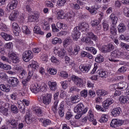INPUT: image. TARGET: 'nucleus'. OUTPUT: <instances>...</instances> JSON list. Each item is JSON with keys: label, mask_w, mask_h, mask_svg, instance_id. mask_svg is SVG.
I'll return each mask as SVG.
<instances>
[{"label": "nucleus", "mask_w": 129, "mask_h": 129, "mask_svg": "<svg viewBox=\"0 0 129 129\" xmlns=\"http://www.w3.org/2000/svg\"><path fill=\"white\" fill-rule=\"evenodd\" d=\"M89 28V25H88V24L85 22L80 23L78 26L74 28L73 31L72 36L74 40L77 41L80 38V36H81V33L79 32L80 30H81L82 32H87Z\"/></svg>", "instance_id": "nucleus-1"}, {"label": "nucleus", "mask_w": 129, "mask_h": 129, "mask_svg": "<svg viewBox=\"0 0 129 129\" xmlns=\"http://www.w3.org/2000/svg\"><path fill=\"white\" fill-rule=\"evenodd\" d=\"M127 53L126 52H121L118 49H116L110 53V57L108 58L109 61L113 62V63H117L119 62V60L116 59L118 58H126Z\"/></svg>", "instance_id": "nucleus-2"}, {"label": "nucleus", "mask_w": 129, "mask_h": 129, "mask_svg": "<svg viewBox=\"0 0 129 129\" xmlns=\"http://www.w3.org/2000/svg\"><path fill=\"white\" fill-rule=\"evenodd\" d=\"M56 17L58 20L67 19V21H69V22H73L74 21V16L73 15L70 13L65 14V13L62 10H60L57 13Z\"/></svg>", "instance_id": "nucleus-3"}, {"label": "nucleus", "mask_w": 129, "mask_h": 129, "mask_svg": "<svg viewBox=\"0 0 129 129\" xmlns=\"http://www.w3.org/2000/svg\"><path fill=\"white\" fill-rule=\"evenodd\" d=\"M72 80L77 85L79 88H83L86 84V81L83 80L82 78L75 75L72 76Z\"/></svg>", "instance_id": "nucleus-4"}, {"label": "nucleus", "mask_w": 129, "mask_h": 129, "mask_svg": "<svg viewBox=\"0 0 129 129\" xmlns=\"http://www.w3.org/2000/svg\"><path fill=\"white\" fill-rule=\"evenodd\" d=\"M38 100L40 102H43L45 105H49V103H51V100H52L51 94H46L45 95H41L38 96Z\"/></svg>", "instance_id": "nucleus-5"}, {"label": "nucleus", "mask_w": 129, "mask_h": 129, "mask_svg": "<svg viewBox=\"0 0 129 129\" xmlns=\"http://www.w3.org/2000/svg\"><path fill=\"white\" fill-rule=\"evenodd\" d=\"M17 103L18 104V107L20 109V111L22 112V113H25L26 111V106H29V105L30 104V101L29 100L27 99H23L22 101L18 100L17 101ZM25 105L26 106H25Z\"/></svg>", "instance_id": "nucleus-6"}, {"label": "nucleus", "mask_w": 129, "mask_h": 129, "mask_svg": "<svg viewBox=\"0 0 129 129\" xmlns=\"http://www.w3.org/2000/svg\"><path fill=\"white\" fill-rule=\"evenodd\" d=\"M74 112L76 113H80V114H84L87 112V109H84V106L83 104H78L74 108Z\"/></svg>", "instance_id": "nucleus-7"}, {"label": "nucleus", "mask_w": 129, "mask_h": 129, "mask_svg": "<svg viewBox=\"0 0 129 129\" xmlns=\"http://www.w3.org/2000/svg\"><path fill=\"white\" fill-rule=\"evenodd\" d=\"M14 69L16 71H17L18 73L19 74V78L20 79H24L26 78L27 77V72L24 69L18 66H16L14 67Z\"/></svg>", "instance_id": "nucleus-8"}, {"label": "nucleus", "mask_w": 129, "mask_h": 129, "mask_svg": "<svg viewBox=\"0 0 129 129\" xmlns=\"http://www.w3.org/2000/svg\"><path fill=\"white\" fill-rule=\"evenodd\" d=\"M54 53H55L58 57L63 58L66 55V51L63 48L60 47H56L54 48Z\"/></svg>", "instance_id": "nucleus-9"}, {"label": "nucleus", "mask_w": 129, "mask_h": 129, "mask_svg": "<svg viewBox=\"0 0 129 129\" xmlns=\"http://www.w3.org/2000/svg\"><path fill=\"white\" fill-rule=\"evenodd\" d=\"M23 59L25 62H29L34 57V54L31 50H27L23 53Z\"/></svg>", "instance_id": "nucleus-10"}, {"label": "nucleus", "mask_w": 129, "mask_h": 129, "mask_svg": "<svg viewBox=\"0 0 129 129\" xmlns=\"http://www.w3.org/2000/svg\"><path fill=\"white\" fill-rule=\"evenodd\" d=\"M8 83L10 84L11 86L13 87H17L18 85H19V83H20V81L19 79L16 77H9L8 80Z\"/></svg>", "instance_id": "nucleus-11"}, {"label": "nucleus", "mask_w": 129, "mask_h": 129, "mask_svg": "<svg viewBox=\"0 0 129 129\" xmlns=\"http://www.w3.org/2000/svg\"><path fill=\"white\" fill-rule=\"evenodd\" d=\"M123 121L122 119H113L110 124L111 127H113L115 128V127L117 126H120L122 125Z\"/></svg>", "instance_id": "nucleus-12"}, {"label": "nucleus", "mask_w": 129, "mask_h": 129, "mask_svg": "<svg viewBox=\"0 0 129 129\" xmlns=\"http://www.w3.org/2000/svg\"><path fill=\"white\" fill-rule=\"evenodd\" d=\"M11 28L13 31H14L15 36H19V33L21 32V28L18 25V23L14 22L12 25H11Z\"/></svg>", "instance_id": "nucleus-13"}, {"label": "nucleus", "mask_w": 129, "mask_h": 129, "mask_svg": "<svg viewBox=\"0 0 129 129\" xmlns=\"http://www.w3.org/2000/svg\"><path fill=\"white\" fill-rule=\"evenodd\" d=\"M121 113V108L120 107H116L111 110V115L113 117H117L119 116V114Z\"/></svg>", "instance_id": "nucleus-14"}, {"label": "nucleus", "mask_w": 129, "mask_h": 129, "mask_svg": "<svg viewBox=\"0 0 129 129\" xmlns=\"http://www.w3.org/2000/svg\"><path fill=\"white\" fill-rule=\"evenodd\" d=\"M8 56L10 59L12 60L13 63H15L17 64L20 62V60L19 59V57L17 56V55L15 54V53L11 52H9L8 54Z\"/></svg>", "instance_id": "nucleus-15"}, {"label": "nucleus", "mask_w": 129, "mask_h": 129, "mask_svg": "<svg viewBox=\"0 0 129 129\" xmlns=\"http://www.w3.org/2000/svg\"><path fill=\"white\" fill-rule=\"evenodd\" d=\"M114 49V46L112 44L109 43L107 45L103 46L102 50L104 53H107L111 52Z\"/></svg>", "instance_id": "nucleus-16"}, {"label": "nucleus", "mask_w": 129, "mask_h": 129, "mask_svg": "<svg viewBox=\"0 0 129 129\" xmlns=\"http://www.w3.org/2000/svg\"><path fill=\"white\" fill-rule=\"evenodd\" d=\"M40 84H32L30 86V89L34 94H36L38 92H40Z\"/></svg>", "instance_id": "nucleus-17"}, {"label": "nucleus", "mask_w": 129, "mask_h": 129, "mask_svg": "<svg viewBox=\"0 0 129 129\" xmlns=\"http://www.w3.org/2000/svg\"><path fill=\"white\" fill-rule=\"evenodd\" d=\"M118 89L119 90H121V91H124L126 90L128 87V84L125 82H121L117 84Z\"/></svg>", "instance_id": "nucleus-18"}, {"label": "nucleus", "mask_w": 129, "mask_h": 129, "mask_svg": "<svg viewBox=\"0 0 129 129\" xmlns=\"http://www.w3.org/2000/svg\"><path fill=\"white\" fill-rule=\"evenodd\" d=\"M47 84L49 86V89L51 90V91H56V90H57V88L58 87L57 82L49 81L47 82Z\"/></svg>", "instance_id": "nucleus-19"}, {"label": "nucleus", "mask_w": 129, "mask_h": 129, "mask_svg": "<svg viewBox=\"0 0 129 129\" xmlns=\"http://www.w3.org/2000/svg\"><path fill=\"white\" fill-rule=\"evenodd\" d=\"M114 101L112 99L107 98L103 103V106L105 109H107L110 105H111Z\"/></svg>", "instance_id": "nucleus-20"}, {"label": "nucleus", "mask_w": 129, "mask_h": 129, "mask_svg": "<svg viewBox=\"0 0 129 129\" xmlns=\"http://www.w3.org/2000/svg\"><path fill=\"white\" fill-rule=\"evenodd\" d=\"M91 66L89 64H81L79 66V69L83 73H87L90 70Z\"/></svg>", "instance_id": "nucleus-21"}, {"label": "nucleus", "mask_w": 129, "mask_h": 129, "mask_svg": "<svg viewBox=\"0 0 129 129\" xmlns=\"http://www.w3.org/2000/svg\"><path fill=\"white\" fill-rule=\"evenodd\" d=\"M18 7V1L14 0L10 2L7 6V10H15Z\"/></svg>", "instance_id": "nucleus-22"}, {"label": "nucleus", "mask_w": 129, "mask_h": 129, "mask_svg": "<svg viewBox=\"0 0 129 129\" xmlns=\"http://www.w3.org/2000/svg\"><path fill=\"white\" fill-rule=\"evenodd\" d=\"M18 16L19 11H14L9 15V19L12 22H14V21H16V20H17V18H18Z\"/></svg>", "instance_id": "nucleus-23"}, {"label": "nucleus", "mask_w": 129, "mask_h": 129, "mask_svg": "<svg viewBox=\"0 0 129 129\" xmlns=\"http://www.w3.org/2000/svg\"><path fill=\"white\" fill-rule=\"evenodd\" d=\"M119 101L121 104H128L129 97L126 96L121 95L119 97Z\"/></svg>", "instance_id": "nucleus-24"}, {"label": "nucleus", "mask_w": 129, "mask_h": 129, "mask_svg": "<svg viewBox=\"0 0 129 129\" xmlns=\"http://www.w3.org/2000/svg\"><path fill=\"white\" fill-rule=\"evenodd\" d=\"M97 73L98 74L99 77H101V78H106L108 76L107 72L102 69L98 70L97 71Z\"/></svg>", "instance_id": "nucleus-25"}, {"label": "nucleus", "mask_w": 129, "mask_h": 129, "mask_svg": "<svg viewBox=\"0 0 129 129\" xmlns=\"http://www.w3.org/2000/svg\"><path fill=\"white\" fill-rule=\"evenodd\" d=\"M28 69H31L32 70H36L39 68V64L35 60H32L31 62L28 66Z\"/></svg>", "instance_id": "nucleus-26"}, {"label": "nucleus", "mask_w": 129, "mask_h": 129, "mask_svg": "<svg viewBox=\"0 0 129 129\" xmlns=\"http://www.w3.org/2000/svg\"><path fill=\"white\" fill-rule=\"evenodd\" d=\"M99 21L97 20H93L91 22V25L93 28H95L97 30H100L101 26L99 25Z\"/></svg>", "instance_id": "nucleus-27"}, {"label": "nucleus", "mask_w": 129, "mask_h": 129, "mask_svg": "<svg viewBox=\"0 0 129 129\" xmlns=\"http://www.w3.org/2000/svg\"><path fill=\"white\" fill-rule=\"evenodd\" d=\"M96 93L98 96H105V95H107L108 94V92L105 90L99 89L96 91Z\"/></svg>", "instance_id": "nucleus-28"}, {"label": "nucleus", "mask_w": 129, "mask_h": 129, "mask_svg": "<svg viewBox=\"0 0 129 129\" xmlns=\"http://www.w3.org/2000/svg\"><path fill=\"white\" fill-rule=\"evenodd\" d=\"M86 10L89 11V12L91 14V15H96L97 11L96 10H97V7L96 6H92L91 8H90L88 7H86Z\"/></svg>", "instance_id": "nucleus-29"}, {"label": "nucleus", "mask_w": 129, "mask_h": 129, "mask_svg": "<svg viewBox=\"0 0 129 129\" xmlns=\"http://www.w3.org/2000/svg\"><path fill=\"white\" fill-rule=\"evenodd\" d=\"M32 110L34 111L35 113L37 115H41L42 114V109L40 107L34 106L32 107Z\"/></svg>", "instance_id": "nucleus-30"}, {"label": "nucleus", "mask_w": 129, "mask_h": 129, "mask_svg": "<svg viewBox=\"0 0 129 129\" xmlns=\"http://www.w3.org/2000/svg\"><path fill=\"white\" fill-rule=\"evenodd\" d=\"M81 41L89 45H93V41H91V39L89 36H88V37H84L81 39Z\"/></svg>", "instance_id": "nucleus-31"}, {"label": "nucleus", "mask_w": 129, "mask_h": 129, "mask_svg": "<svg viewBox=\"0 0 129 129\" xmlns=\"http://www.w3.org/2000/svg\"><path fill=\"white\" fill-rule=\"evenodd\" d=\"M1 36L3 38V39H5L6 41H11V40L13 39V37L12 36L5 32L1 33Z\"/></svg>", "instance_id": "nucleus-32"}, {"label": "nucleus", "mask_w": 129, "mask_h": 129, "mask_svg": "<svg viewBox=\"0 0 129 129\" xmlns=\"http://www.w3.org/2000/svg\"><path fill=\"white\" fill-rule=\"evenodd\" d=\"M39 20V15H30L28 17V21L29 22H38Z\"/></svg>", "instance_id": "nucleus-33"}, {"label": "nucleus", "mask_w": 129, "mask_h": 129, "mask_svg": "<svg viewBox=\"0 0 129 129\" xmlns=\"http://www.w3.org/2000/svg\"><path fill=\"white\" fill-rule=\"evenodd\" d=\"M40 122H42L43 126H47V125H49V124H51V120L48 119H43L40 118L39 119Z\"/></svg>", "instance_id": "nucleus-34"}, {"label": "nucleus", "mask_w": 129, "mask_h": 129, "mask_svg": "<svg viewBox=\"0 0 129 129\" xmlns=\"http://www.w3.org/2000/svg\"><path fill=\"white\" fill-rule=\"evenodd\" d=\"M86 51H88V52H90V53H91V54H93V55H96V53H97V50L93 47H88L86 46L85 47Z\"/></svg>", "instance_id": "nucleus-35"}, {"label": "nucleus", "mask_w": 129, "mask_h": 129, "mask_svg": "<svg viewBox=\"0 0 129 129\" xmlns=\"http://www.w3.org/2000/svg\"><path fill=\"white\" fill-rule=\"evenodd\" d=\"M118 31L119 33H123L126 30V27L123 23H120L117 26Z\"/></svg>", "instance_id": "nucleus-36"}, {"label": "nucleus", "mask_w": 129, "mask_h": 129, "mask_svg": "<svg viewBox=\"0 0 129 129\" xmlns=\"http://www.w3.org/2000/svg\"><path fill=\"white\" fill-rule=\"evenodd\" d=\"M9 109L8 108H5L3 106L2 102H0V112H2L4 115H8Z\"/></svg>", "instance_id": "nucleus-37"}, {"label": "nucleus", "mask_w": 129, "mask_h": 129, "mask_svg": "<svg viewBox=\"0 0 129 129\" xmlns=\"http://www.w3.org/2000/svg\"><path fill=\"white\" fill-rule=\"evenodd\" d=\"M110 18L111 20L113 26H115L117 24V20H118L117 17L115 16V15L112 14L110 16Z\"/></svg>", "instance_id": "nucleus-38"}, {"label": "nucleus", "mask_w": 129, "mask_h": 129, "mask_svg": "<svg viewBox=\"0 0 129 129\" xmlns=\"http://www.w3.org/2000/svg\"><path fill=\"white\" fill-rule=\"evenodd\" d=\"M108 116L106 114H103L101 115L99 121L101 122V123H103L107 122V120H108Z\"/></svg>", "instance_id": "nucleus-39"}, {"label": "nucleus", "mask_w": 129, "mask_h": 129, "mask_svg": "<svg viewBox=\"0 0 129 129\" xmlns=\"http://www.w3.org/2000/svg\"><path fill=\"white\" fill-rule=\"evenodd\" d=\"M47 71L50 75H56L57 74V70L54 68H47Z\"/></svg>", "instance_id": "nucleus-40"}, {"label": "nucleus", "mask_w": 129, "mask_h": 129, "mask_svg": "<svg viewBox=\"0 0 129 129\" xmlns=\"http://www.w3.org/2000/svg\"><path fill=\"white\" fill-rule=\"evenodd\" d=\"M62 44L63 47L66 48L72 44V40H71V39H66L63 41Z\"/></svg>", "instance_id": "nucleus-41"}, {"label": "nucleus", "mask_w": 129, "mask_h": 129, "mask_svg": "<svg viewBox=\"0 0 129 129\" xmlns=\"http://www.w3.org/2000/svg\"><path fill=\"white\" fill-rule=\"evenodd\" d=\"M0 68L4 70H12V66L8 64H5L4 63L0 62Z\"/></svg>", "instance_id": "nucleus-42"}, {"label": "nucleus", "mask_w": 129, "mask_h": 129, "mask_svg": "<svg viewBox=\"0 0 129 129\" xmlns=\"http://www.w3.org/2000/svg\"><path fill=\"white\" fill-rule=\"evenodd\" d=\"M103 29L105 32H107L109 30V25L108 22L105 20H104L102 23Z\"/></svg>", "instance_id": "nucleus-43"}, {"label": "nucleus", "mask_w": 129, "mask_h": 129, "mask_svg": "<svg viewBox=\"0 0 129 129\" xmlns=\"http://www.w3.org/2000/svg\"><path fill=\"white\" fill-rule=\"evenodd\" d=\"M22 29L23 33L25 35H30L31 34V31H30V29L29 28H28V26H23Z\"/></svg>", "instance_id": "nucleus-44"}, {"label": "nucleus", "mask_w": 129, "mask_h": 129, "mask_svg": "<svg viewBox=\"0 0 129 129\" xmlns=\"http://www.w3.org/2000/svg\"><path fill=\"white\" fill-rule=\"evenodd\" d=\"M61 86L63 89V90H65L68 88V86H69V82L68 81H62L60 82Z\"/></svg>", "instance_id": "nucleus-45"}, {"label": "nucleus", "mask_w": 129, "mask_h": 129, "mask_svg": "<svg viewBox=\"0 0 129 129\" xmlns=\"http://www.w3.org/2000/svg\"><path fill=\"white\" fill-rule=\"evenodd\" d=\"M36 34H39L40 35H44V32L41 31V28L39 26L36 25L33 29Z\"/></svg>", "instance_id": "nucleus-46"}, {"label": "nucleus", "mask_w": 129, "mask_h": 129, "mask_svg": "<svg viewBox=\"0 0 129 129\" xmlns=\"http://www.w3.org/2000/svg\"><path fill=\"white\" fill-rule=\"evenodd\" d=\"M52 43L53 45H56V44H62V40L60 38L58 37H55L52 39Z\"/></svg>", "instance_id": "nucleus-47"}, {"label": "nucleus", "mask_w": 129, "mask_h": 129, "mask_svg": "<svg viewBox=\"0 0 129 129\" xmlns=\"http://www.w3.org/2000/svg\"><path fill=\"white\" fill-rule=\"evenodd\" d=\"M56 27L58 29H63V30H66V29H67V25L63 24V23L61 22H57Z\"/></svg>", "instance_id": "nucleus-48"}, {"label": "nucleus", "mask_w": 129, "mask_h": 129, "mask_svg": "<svg viewBox=\"0 0 129 129\" xmlns=\"http://www.w3.org/2000/svg\"><path fill=\"white\" fill-rule=\"evenodd\" d=\"M10 124L13 129H17V127H18V121L15 119H12L10 122Z\"/></svg>", "instance_id": "nucleus-49"}, {"label": "nucleus", "mask_w": 129, "mask_h": 129, "mask_svg": "<svg viewBox=\"0 0 129 129\" xmlns=\"http://www.w3.org/2000/svg\"><path fill=\"white\" fill-rule=\"evenodd\" d=\"M95 61L97 63H101L104 61V58L103 57V56L100 54H98L97 57L95 58Z\"/></svg>", "instance_id": "nucleus-50"}, {"label": "nucleus", "mask_w": 129, "mask_h": 129, "mask_svg": "<svg viewBox=\"0 0 129 129\" xmlns=\"http://www.w3.org/2000/svg\"><path fill=\"white\" fill-rule=\"evenodd\" d=\"M40 91H42V92L47 91V85L45 83H42L40 85Z\"/></svg>", "instance_id": "nucleus-51"}, {"label": "nucleus", "mask_w": 129, "mask_h": 129, "mask_svg": "<svg viewBox=\"0 0 129 129\" xmlns=\"http://www.w3.org/2000/svg\"><path fill=\"white\" fill-rule=\"evenodd\" d=\"M40 59L43 62H47L48 61V54L45 53H42Z\"/></svg>", "instance_id": "nucleus-52"}, {"label": "nucleus", "mask_w": 129, "mask_h": 129, "mask_svg": "<svg viewBox=\"0 0 129 129\" xmlns=\"http://www.w3.org/2000/svg\"><path fill=\"white\" fill-rule=\"evenodd\" d=\"M50 60L52 63H53V64H55V65H58L60 63L59 59H58V58H56L55 56H52Z\"/></svg>", "instance_id": "nucleus-53"}, {"label": "nucleus", "mask_w": 129, "mask_h": 129, "mask_svg": "<svg viewBox=\"0 0 129 129\" xmlns=\"http://www.w3.org/2000/svg\"><path fill=\"white\" fill-rule=\"evenodd\" d=\"M79 51H80V47L79 45H76L74 48L73 55L76 56V55H78V53H79Z\"/></svg>", "instance_id": "nucleus-54"}, {"label": "nucleus", "mask_w": 129, "mask_h": 129, "mask_svg": "<svg viewBox=\"0 0 129 129\" xmlns=\"http://www.w3.org/2000/svg\"><path fill=\"white\" fill-rule=\"evenodd\" d=\"M0 89L2 90V91H5L6 92H10L11 90L10 88H7L6 87V85L4 84H1L0 85Z\"/></svg>", "instance_id": "nucleus-55"}, {"label": "nucleus", "mask_w": 129, "mask_h": 129, "mask_svg": "<svg viewBox=\"0 0 129 129\" xmlns=\"http://www.w3.org/2000/svg\"><path fill=\"white\" fill-rule=\"evenodd\" d=\"M43 29L45 31H49L50 30V25L47 21H44L43 24Z\"/></svg>", "instance_id": "nucleus-56"}, {"label": "nucleus", "mask_w": 129, "mask_h": 129, "mask_svg": "<svg viewBox=\"0 0 129 129\" xmlns=\"http://www.w3.org/2000/svg\"><path fill=\"white\" fill-rule=\"evenodd\" d=\"M117 30H116V28L114 27V26H112L110 28V33L112 36H116Z\"/></svg>", "instance_id": "nucleus-57"}, {"label": "nucleus", "mask_w": 129, "mask_h": 129, "mask_svg": "<svg viewBox=\"0 0 129 129\" xmlns=\"http://www.w3.org/2000/svg\"><path fill=\"white\" fill-rule=\"evenodd\" d=\"M88 118L89 121H92L93 122V124L94 125H96V124H97V122H96V120L94 119V116L93 114L89 115Z\"/></svg>", "instance_id": "nucleus-58"}, {"label": "nucleus", "mask_w": 129, "mask_h": 129, "mask_svg": "<svg viewBox=\"0 0 129 129\" xmlns=\"http://www.w3.org/2000/svg\"><path fill=\"white\" fill-rule=\"evenodd\" d=\"M88 36V37H89V38L92 39L93 41H95L96 42V41H98V38H97V36L93 34L92 32L89 33Z\"/></svg>", "instance_id": "nucleus-59"}, {"label": "nucleus", "mask_w": 129, "mask_h": 129, "mask_svg": "<svg viewBox=\"0 0 129 129\" xmlns=\"http://www.w3.org/2000/svg\"><path fill=\"white\" fill-rule=\"evenodd\" d=\"M79 96L78 95L73 96L71 97V100L73 102V103H76V102H78L79 101Z\"/></svg>", "instance_id": "nucleus-60"}, {"label": "nucleus", "mask_w": 129, "mask_h": 129, "mask_svg": "<svg viewBox=\"0 0 129 129\" xmlns=\"http://www.w3.org/2000/svg\"><path fill=\"white\" fill-rule=\"evenodd\" d=\"M11 110L13 113H18V112H19V109H18V107L15 105H12L11 106Z\"/></svg>", "instance_id": "nucleus-61"}, {"label": "nucleus", "mask_w": 129, "mask_h": 129, "mask_svg": "<svg viewBox=\"0 0 129 129\" xmlns=\"http://www.w3.org/2000/svg\"><path fill=\"white\" fill-rule=\"evenodd\" d=\"M120 47L121 48H122L123 49H126V50H127V51H129V45L126 44V43H124L123 42H121L120 43Z\"/></svg>", "instance_id": "nucleus-62"}, {"label": "nucleus", "mask_w": 129, "mask_h": 129, "mask_svg": "<svg viewBox=\"0 0 129 129\" xmlns=\"http://www.w3.org/2000/svg\"><path fill=\"white\" fill-rule=\"evenodd\" d=\"M13 47L14 45H13V43L12 42L7 43L5 45V47L6 48V49H9V50H12Z\"/></svg>", "instance_id": "nucleus-63"}, {"label": "nucleus", "mask_w": 129, "mask_h": 129, "mask_svg": "<svg viewBox=\"0 0 129 129\" xmlns=\"http://www.w3.org/2000/svg\"><path fill=\"white\" fill-rule=\"evenodd\" d=\"M123 14L125 17L129 18V8L127 7H125L123 11Z\"/></svg>", "instance_id": "nucleus-64"}]
</instances>
